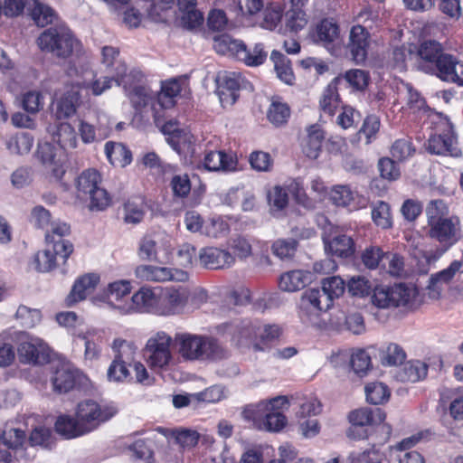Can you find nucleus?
Wrapping results in <instances>:
<instances>
[{
  "label": "nucleus",
  "mask_w": 463,
  "mask_h": 463,
  "mask_svg": "<svg viewBox=\"0 0 463 463\" xmlns=\"http://www.w3.org/2000/svg\"><path fill=\"white\" fill-rule=\"evenodd\" d=\"M447 203L441 199L430 200L425 207L427 235L439 243L440 248L424 253L428 263L437 261L449 248L461 239V222L457 215H449Z\"/></svg>",
  "instance_id": "1"
},
{
  "label": "nucleus",
  "mask_w": 463,
  "mask_h": 463,
  "mask_svg": "<svg viewBox=\"0 0 463 463\" xmlns=\"http://www.w3.org/2000/svg\"><path fill=\"white\" fill-rule=\"evenodd\" d=\"M345 281L340 277L323 279L321 288L306 290L299 300V317L304 323L313 324L322 312L328 310L335 298L345 292Z\"/></svg>",
  "instance_id": "2"
},
{
  "label": "nucleus",
  "mask_w": 463,
  "mask_h": 463,
  "mask_svg": "<svg viewBox=\"0 0 463 463\" xmlns=\"http://www.w3.org/2000/svg\"><path fill=\"white\" fill-rule=\"evenodd\" d=\"M117 412L116 407H94L90 411L84 407H78L75 417L60 415L55 421L54 429L65 439H75L94 430Z\"/></svg>",
  "instance_id": "3"
},
{
  "label": "nucleus",
  "mask_w": 463,
  "mask_h": 463,
  "mask_svg": "<svg viewBox=\"0 0 463 463\" xmlns=\"http://www.w3.org/2000/svg\"><path fill=\"white\" fill-rule=\"evenodd\" d=\"M178 354L186 361H215L226 356V350L211 336L189 333L176 334L174 338Z\"/></svg>",
  "instance_id": "4"
},
{
  "label": "nucleus",
  "mask_w": 463,
  "mask_h": 463,
  "mask_svg": "<svg viewBox=\"0 0 463 463\" xmlns=\"http://www.w3.org/2000/svg\"><path fill=\"white\" fill-rule=\"evenodd\" d=\"M40 50L58 59H67L71 55L80 56L83 52L81 42L65 24L45 29L37 38Z\"/></svg>",
  "instance_id": "5"
},
{
  "label": "nucleus",
  "mask_w": 463,
  "mask_h": 463,
  "mask_svg": "<svg viewBox=\"0 0 463 463\" xmlns=\"http://www.w3.org/2000/svg\"><path fill=\"white\" fill-rule=\"evenodd\" d=\"M258 328L259 320L257 319L236 318L219 325L216 330L218 335L229 338L237 346L260 351L262 347L258 342Z\"/></svg>",
  "instance_id": "6"
},
{
  "label": "nucleus",
  "mask_w": 463,
  "mask_h": 463,
  "mask_svg": "<svg viewBox=\"0 0 463 463\" xmlns=\"http://www.w3.org/2000/svg\"><path fill=\"white\" fill-rule=\"evenodd\" d=\"M417 296L412 284L396 283L392 286H376L371 297L372 303L378 308H395L410 305Z\"/></svg>",
  "instance_id": "7"
},
{
  "label": "nucleus",
  "mask_w": 463,
  "mask_h": 463,
  "mask_svg": "<svg viewBox=\"0 0 463 463\" xmlns=\"http://www.w3.org/2000/svg\"><path fill=\"white\" fill-rule=\"evenodd\" d=\"M122 71H118V85L124 89L132 107L137 112H141L148 104H152L153 96L150 90L143 84L144 74L141 71L132 69L127 72V68L120 65Z\"/></svg>",
  "instance_id": "8"
},
{
  "label": "nucleus",
  "mask_w": 463,
  "mask_h": 463,
  "mask_svg": "<svg viewBox=\"0 0 463 463\" xmlns=\"http://www.w3.org/2000/svg\"><path fill=\"white\" fill-rule=\"evenodd\" d=\"M100 181V175L94 169L83 171L77 179L78 197L81 200L89 199L91 211H102L110 204L109 194L99 185Z\"/></svg>",
  "instance_id": "9"
},
{
  "label": "nucleus",
  "mask_w": 463,
  "mask_h": 463,
  "mask_svg": "<svg viewBox=\"0 0 463 463\" xmlns=\"http://www.w3.org/2000/svg\"><path fill=\"white\" fill-rule=\"evenodd\" d=\"M173 341L174 339L164 331H158L147 339L143 354L151 369L161 370L170 364L173 360Z\"/></svg>",
  "instance_id": "10"
},
{
  "label": "nucleus",
  "mask_w": 463,
  "mask_h": 463,
  "mask_svg": "<svg viewBox=\"0 0 463 463\" xmlns=\"http://www.w3.org/2000/svg\"><path fill=\"white\" fill-rule=\"evenodd\" d=\"M386 414L380 407H359L348 414L351 426L346 430V436L351 439H367L368 432L364 427L382 423Z\"/></svg>",
  "instance_id": "11"
},
{
  "label": "nucleus",
  "mask_w": 463,
  "mask_h": 463,
  "mask_svg": "<svg viewBox=\"0 0 463 463\" xmlns=\"http://www.w3.org/2000/svg\"><path fill=\"white\" fill-rule=\"evenodd\" d=\"M427 150L434 155L458 157L462 155L458 146L454 128L449 123L443 124L439 133L429 137Z\"/></svg>",
  "instance_id": "12"
},
{
  "label": "nucleus",
  "mask_w": 463,
  "mask_h": 463,
  "mask_svg": "<svg viewBox=\"0 0 463 463\" xmlns=\"http://www.w3.org/2000/svg\"><path fill=\"white\" fill-rule=\"evenodd\" d=\"M17 354L24 364L43 365L50 361L51 349L43 339L30 336L19 344Z\"/></svg>",
  "instance_id": "13"
},
{
  "label": "nucleus",
  "mask_w": 463,
  "mask_h": 463,
  "mask_svg": "<svg viewBox=\"0 0 463 463\" xmlns=\"http://www.w3.org/2000/svg\"><path fill=\"white\" fill-rule=\"evenodd\" d=\"M135 276L140 280L150 282H184L189 278L188 273L182 269L150 264L138 265L135 269Z\"/></svg>",
  "instance_id": "14"
},
{
  "label": "nucleus",
  "mask_w": 463,
  "mask_h": 463,
  "mask_svg": "<svg viewBox=\"0 0 463 463\" xmlns=\"http://www.w3.org/2000/svg\"><path fill=\"white\" fill-rule=\"evenodd\" d=\"M448 52L440 43L435 40H425L421 42L416 50L418 60V68L429 74H433L443 57L448 56Z\"/></svg>",
  "instance_id": "15"
},
{
  "label": "nucleus",
  "mask_w": 463,
  "mask_h": 463,
  "mask_svg": "<svg viewBox=\"0 0 463 463\" xmlns=\"http://www.w3.org/2000/svg\"><path fill=\"white\" fill-rule=\"evenodd\" d=\"M243 419L251 423L258 430H265L271 432L280 431L288 422L287 417L275 410L265 414L254 410L253 407H245L241 411Z\"/></svg>",
  "instance_id": "16"
},
{
  "label": "nucleus",
  "mask_w": 463,
  "mask_h": 463,
  "mask_svg": "<svg viewBox=\"0 0 463 463\" xmlns=\"http://www.w3.org/2000/svg\"><path fill=\"white\" fill-rule=\"evenodd\" d=\"M70 226L61 221L52 222L50 230L45 234V241L48 246L52 245V249L57 255H61L63 261L70 257L73 251V245L69 241L62 239L70 233Z\"/></svg>",
  "instance_id": "17"
},
{
  "label": "nucleus",
  "mask_w": 463,
  "mask_h": 463,
  "mask_svg": "<svg viewBox=\"0 0 463 463\" xmlns=\"http://www.w3.org/2000/svg\"><path fill=\"white\" fill-rule=\"evenodd\" d=\"M79 371L69 363L59 362L52 366L50 378L52 391L58 394H64L71 391L76 383Z\"/></svg>",
  "instance_id": "18"
},
{
  "label": "nucleus",
  "mask_w": 463,
  "mask_h": 463,
  "mask_svg": "<svg viewBox=\"0 0 463 463\" xmlns=\"http://www.w3.org/2000/svg\"><path fill=\"white\" fill-rule=\"evenodd\" d=\"M458 275H463V257L453 260L450 265L431 275L428 285L429 295L431 298H439L443 291L444 285H447Z\"/></svg>",
  "instance_id": "19"
},
{
  "label": "nucleus",
  "mask_w": 463,
  "mask_h": 463,
  "mask_svg": "<svg viewBox=\"0 0 463 463\" xmlns=\"http://www.w3.org/2000/svg\"><path fill=\"white\" fill-rule=\"evenodd\" d=\"M200 264L210 269H228L235 262V258L226 250L217 247H204L199 250Z\"/></svg>",
  "instance_id": "20"
},
{
  "label": "nucleus",
  "mask_w": 463,
  "mask_h": 463,
  "mask_svg": "<svg viewBox=\"0 0 463 463\" xmlns=\"http://www.w3.org/2000/svg\"><path fill=\"white\" fill-rule=\"evenodd\" d=\"M36 156L43 165L46 175L55 180H60L62 177L65 170L61 161L57 157V150L53 145L48 142L39 144Z\"/></svg>",
  "instance_id": "21"
},
{
  "label": "nucleus",
  "mask_w": 463,
  "mask_h": 463,
  "mask_svg": "<svg viewBox=\"0 0 463 463\" xmlns=\"http://www.w3.org/2000/svg\"><path fill=\"white\" fill-rule=\"evenodd\" d=\"M157 298L150 288L143 287L131 298L129 305H118L117 307L123 313L151 312L157 314Z\"/></svg>",
  "instance_id": "22"
},
{
  "label": "nucleus",
  "mask_w": 463,
  "mask_h": 463,
  "mask_svg": "<svg viewBox=\"0 0 463 463\" xmlns=\"http://www.w3.org/2000/svg\"><path fill=\"white\" fill-rule=\"evenodd\" d=\"M228 392L222 385H213L202 392L177 394L173 396V405H189L192 402L216 403L222 402Z\"/></svg>",
  "instance_id": "23"
},
{
  "label": "nucleus",
  "mask_w": 463,
  "mask_h": 463,
  "mask_svg": "<svg viewBox=\"0 0 463 463\" xmlns=\"http://www.w3.org/2000/svg\"><path fill=\"white\" fill-rule=\"evenodd\" d=\"M432 75L441 81L463 87V61L449 53L447 57H443Z\"/></svg>",
  "instance_id": "24"
},
{
  "label": "nucleus",
  "mask_w": 463,
  "mask_h": 463,
  "mask_svg": "<svg viewBox=\"0 0 463 463\" xmlns=\"http://www.w3.org/2000/svg\"><path fill=\"white\" fill-rule=\"evenodd\" d=\"M189 290L184 287L168 288L161 300L157 315L170 316L178 313L186 305Z\"/></svg>",
  "instance_id": "25"
},
{
  "label": "nucleus",
  "mask_w": 463,
  "mask_h": 463,
  "mask_svg": "<svg viewBox=\"0 0 463 463\" xmlns=\"http://www.w3.org/2000/svg\"><path fill=\"white\" fill-rule=\"evenodd\" d=\"M369 46V33L362 25H354L351 28L347 49L351 54L352 60L356 63H361L367 57V49Z\"/></svg>",
  "instance_id": "26"
},
{
  "label": "nucleus",
  "mask_w": 463,
  "mask_h": 463,
  "mask_svg": "<svg viewBox=\"0 0 463 463\" xmlns=\"http://www.w3.org/2000/svg\"><path fill=\"white\" fill-rule=\"evenodd\" d=\"M99 282V276L96 273H88L80 277L74 283L67 298L69 304L81 301L92 293Z\"/></svg>",
  "instance_id": "27"
},
{
  "label": "nucleus",
  "mask_w": 463,
  "mask_h": 463,
  "mask_svg": "<svg viewBox=\"0 0 463 463\" xmlns=\"http://www.w3.org/2000/svg\"><path fill=\"white\" fill-rule=\"evenodd\" d=\"M339 39V26L329 19L322 20L316 28L314 41L328 50L334 48Z\"/></svg>",
  "instance_id": "28"
},
{
  "label": "nucleus",
  "mask_w": 463,
  "mask_h": 463,
  "mask_svg": "<svg viewBox=\"0 0 463 463\" xmlns=\"http://www.w3.org/2000/svg\"><path fill=\"white\" fill-rule=\"evenodd\" d=\"M237 159L234 156L223 151H210L205 154L203 165L209 171H234L237 168Z\"/></svg>",
  "instance_id": "29"
},
{
  "label": "nucleus",
  "mask_w": 463,
  "mask_h": 463,
  "mask_svg": "<svg viewBox=\"0 0 463 463\" xmlns=\"http://www.w3.org/2000/svg\"><path fill=\"white\" fill-rule=\"evenodd\" d=\"M245 43L230 34H221L213 38L214 50L222 55H226L240 61Z\"/></svg>",
  "instance_id": "30"
},
{
  "label": "nucleus",
  "mask_w": 463,
  "mask_h": 463,
  "mask_svg": "<svg viewBox=\"0 0 463 463\" xmlns=\"http://www.w3.org/2000/svg\"><path fill=\"white\" fill-rule=\"evenodd\" d=\"M427 374V364L420 360H411L399 369L395 376L400 382L415 383L425 379Z\"/></svg>",
  "instance_id": "31"
},
{
  "label": "nucleus",
  "mask_w": 463,
  "mask_h": 463,
  "mask_svg": "<svg viewBox=\"0 0 463 463\" xmlns=\"http://www.w3.org/2000/svg\"><path fill=\"white\" fill-rule=\"evenodd\" d=\"M312 281V274L309 271L291 270L280 276L279 288L288 292H294L304 288Z\"/></svg>",
  "instance_id": "32"
},
{
  "label": "nucleus",
  "mask_w": 463,
  "mask_h": 463,
  "mask_svg": "<svg viewBox=\"0 0 463 463\" xmlns=\"http://www.w3.org/2000/svg\"><path fill=\"white\" fill-rule=\"evenodd\" d=\"M52 139L64 150L77 146L78 136L74 127L69 122L58 123L52 132Z\"/></svg>",
  "instance_id": "33"
},
{
  "label": "nucleus",
  "mask_w": 463,
  "mask_h": 463,
  "mask_svg": "<svg viewBox=\"0 0 463 463\" xmlns=\"http://www.w3.org/2000/svg\"><path fill=\"white\" fill-rule=\"evenodd\" d=\"M343 83V80L339 77L333 79L325 89L320 99V108L328 115L332 116L335 110L340 105V98L338 94V86Z\"/></svg>",
  "instance_id": "34"
},
{
  "label": "nucleus",
  "mask_w": 463,
  "mask_h": 463,
  "mask_svg": "<svg viewBox=\"0 0 463 463\" xmlns=\"http://www.w3.org/2000/svg\"><path fill=\"white\" fill-rule=\"evenodd\" d=\"M26 12L38 26H45L52 24L56 14L55 12L38 0H27Z\"/></svg>",
  "instance_id": "35"
},
{
  "label": "nucleus",
  "mask_w": 463,
  "mask_h": 463,
  "mask_svg": "<svg viewBox=\"0 0 463 463\" xmlns=\"http://www.w3.org/2000/svg\"><path fill=\"white\" fill-rule=\"evenodd\" d=\"M105 154L109 163L115 166L124 167L132 161L130 150L121 143L107 142Z\"/></svg>",
  "instance_id": "36"
},
{
  "label": "nucleus",
  "mask_w": 463,
  "mask_h": 463,
  "mask_svg": "<svg viewBox=\"0 0 463 463\" xmlns=\"http://www.w3.org/2000/svg\"><path fill=\"white\" fill-rule=\"evenodd\" d=\"M111 349L114 352V359L131 366L135 361L137 346L132 341L122 338L113 340Z\"/></svg>",
  "instance_id": "37"
},
{
  "label": "nucleus",
  "mask_w": 463,
  "mask_h": 463,
  "mask_svg": "<svg viewBox=\"0 0 463 463\" xmlns=\"http://www.w3.org/2000/svg\"><path fill=\"white\" fill-rule=\"evenodd\" d=\"M325 250L332 255L346 258L354 253V241L350 236L338 235L329 241H325Z\"/></svg>",
  "instance_id": "38"
},
{
  "label": "nucleus",
  "mask_w": 463,
  "mask_h": 463,
  "mask_svg": "<svg viewBox=\"0 0 463 463\" xmlns=\"http://www.w3.org/2000/svg\"><path fill=\"white\" fill-rule=\"evenodd\" d=\"M325 134L318 125H312L307 128V137L303 146V151L307 156L317 158L322 147Z\"/></svg>",
  "instance_id": "39"
},
{
  "label": "nucleus",
  "mask_w": 463,
  "mask_h": 463,
  "mask_svg": "<svg viewBox=\"0 0 463 463\" xmlns=\"http://www.w3.org/2000/svg\"><path fill=\"white\" fill-rule=\"evenodd\" d=\"M364 393L367 402L371 405H382L389 402L391 391L386 384L381 382H373L364 386Z\"/></svg>",
  "instance_id": "40"
},
{
  "label": "nucleus",
  "mask_w": 463,
  "mask_h": 463,
  "mask_svg": "<svg viewBox=\"0 0 463 463\" xmlns=\"http://www.w3.org/2000/svg\"><path fill=\"white\" fill-rule=\"evenodd\" d=\"M267 57L268 52L265 51L263 43H255L250 48H248L245 44L240 57V61H242L247 66L257 67L263 64Z\"/></svg>",
  "instance_id": "41"
},
{
  "label": "nucleus",
  "mask_w": 463,
  "mask_h": 463,
  "mask_svg": "<svg viewBox=\"0 0 463 463\" xmlns=\"http://www.w3.org/2000/svg\"><path fill=\"white\" fill-rule=\"evenodd\" d=\"M270 59L274 62V68L277 76L285 83L292 84L294 74L291 68L290 61L281 52L273 51Z\"/></svg>",
  "instance_id": "42"
},
{
  "label": "nucleus",
  "mask_w": 463,
  "mask_h": 463,
  "mask_svg": "<svg viewBox=\"0 0 463 463\" xmlns=\"http://www.w3.org/2000/svg\"><path fill=\"white\" fill-rule=\"evenodd\" d=\"M282 9L279 5H268L263 10L258 21V24L266 30H274L282 18Z\"/></svg>",
  "instance_id": "43"
},
{
  "label": "nucleus",
  "mask_w": 463,
  "mask_h": 463,
  "mask_svg": "<svg viewBox=\"0 0 463 463\" xmlns=\"http://www.w3.org/2000/svg\"><path fill=\"white\" fill-rule=\"evenodd\" d=\"M267 197L271 213L274 216H279L288 203L286 190L279 185H276L268 192Z\"/></svg>",
  "instance_id": "44"
},
{
  "label": "nucleus",
  "mask_w": 463,
  "mask_h": 463,
  "mask_svg": "<svg viewBox=\"0 0 463 463\" xmlns=\"http://www.w3.org/2000/svg\"><path fill=\"white\" fill-rule=\"evenodd\" d=\"M169 109L170 108H166L165 105L159 104L158 99L152 103V111L156 125L162 128L164 134L175 135L178 131L176 123L171 120L165 121V110Z\"/></svg>",
  "instance_id": "45"
},
{
  "label": "nucleus",
  "mask_w": 463,
  "mask_h": 463,
  "mask_svg": "<svg viewBox=\"0 0 463 463\" xmlns=\"http://www.w3.org/2000/svg\"><path fill=\"white\" fill-rule=\"evenodd\" d=\"M349 463H387L385 457L373 446L364 450H355L347 457Z\"/></svg>",
  "instance_id": "46"
},
{
  "label": "nucleus",
  "mask_w": 463,
  "mask_h": 463,
  "mask_svg": "<svg viewBox=\"0 0 463 463\" xmlns=\"http://www.w3.org/2000/svg\"><path fill=\"white\" fill-rule=\"evenodd\" d=\"M79 96L74 91L66 92L56 104L55 115L58 118H66L76 112Z\"/></svg>",
  "instance_id": "47"
},
{
  "label": "nucleus",
  "mask_w": 463,
  "mask_h": 463,
  "mask_svg": "<svg viewBox=\"0 0 463 463\" xmlns=\"http://www.w3.org/2000/svg\"><path fill=\"white\" fill-rule=\"evenodd\" d=\"M33 144V137L22 132L11 137L6 142V147L12 154L24 155L30 152Z\"/></svg>",
  "instance_id": "48"
},
{
  "label": "nucleus",
  "mask_w": 463,
  "mask_h": 463,
  "mask_svg": "<svg viewBox=\"0 0 463 463\" xmlns=\"http://www.w3.org/2000/svg\"><path fill=\"white\" fill-rule=\"evenodd\" d=\"M61 257L57 255L52 245L48 246L43 250H39L33 258V264L35 269L40 272H48L56 267V258Z\"/></svg>",
  "instance_id": "49"
},
{
  "label": "nucleus",
  "mask_w": 463,
  "mask_h": 463,
  "mask_svg": "<svg viewBox=\"0 0 463 463\" xmlns=\"http://www.w3.org/2000/svg\"><path fill=\"white\" fill-rule=\"evenodd\" d=\"M96 335L94 329H89L85 332H80L76 335L75 340H80L84 343V358L85 360L94 361L99 357L100 347L93 341Z\"/></svg>",
  "instance_id": "50"
},
{
  "label": "nucleus",
  "mask_w": 463,
  "mask_h": 463,
  "mask_svg": "<svg viewBox=\"0 0 463 463\" xmlns=\"http://www.w3.org/2000/svg\"><path fill=\"white\" fill-rule=\"evenodd\" d=\"M372 219L382 229H389L392 226L391 207L389 203L379 201L372 208Z\"/></svg>",
  "instance_id": "51"
},
{
  "label": "nucleus",
  "mask_w": 463,
  "mask_h": 463,
  "mask_svg": "<svg viewBox=\"0 0 463 463\" xmlns=\"http://www.w3.org/2000/svg\"><path fill=\"white\" fill-rule=\"evenodd\" d=\"M180 91L181 85L177 80L174 79L164 82L161 92L157 96L159 104L165 105L166 108H173L175 106L174 99L179 95Z\"/></svg>",
  "instance_id": "52"
},
{
  "label": "nucleus",
  "mask_w": 463,
  "mask_h": 463,
  "mask_svg": "<svg viewBox=\"0 0 463 463\" xmlns=\"http://www.w3.org/2000/svg\"><path fill=\"white\" fill-rule=\"evenodd\" d=\"M406 359V353L402 346L397 344H389L382 352L381 361L384 366H395L401 364Z\"/></svg>",
  "instance_id": "53"
},
{
  "label": "nucleus",
  "mask_w": 463,
  "mask_h": 463,
  "mask_svg": "<svg viewBox=\"0 0 463 463\" xmlns=\"http://www.w3.org/2000/svg\"><path fill=\"white\" fill-rule=\"evenodd\" d=\"M290 116V109L286 103L273 101L268 110V119L276 127L287 123Z\"/></svg>",
  "instance_id": "54"
},
{
  "label": "nucleus",
  "mask_w": 463,
  "mask_h": 463,
  "mask_svg": "<svg viewBox=\"0 0 463 463\" xmlns=\"http://www.w3.org/2000/svg\"><path fill=\"white\" fill-rule=\"evenodd\" d=\"M350 363L354 372L361 377L372 368L371 356L364 349L354 351L351 355Z\"/></svg>",
  "instance_id": "55"
},
{
  "label": "nucleus",
  "mask_w": 463,
  "mask_h": 463,
  "mask_svg": "<svg viewBox=\"0 0 463 463\" xmlns=\"http://www.w3.org/2000/svg\"><path fill=\"white\" fill-rule=\"evenodd\" d=\"M15 318L23 326L31 328L41 321V312L39 309L21 305L17 308Z\"/></svg>",
  "instance_id": "56"
},
{
  "label": "nucleus",
  "mask_w": 463,
  "mask_h": 463,
  "mask_svg": "<svg viewBox=\"0 0 463 463\" xmlns=\"http://www.w3.org/2000/svg\"><path fill=\"white\" fill-rule=\"evenodd\" d=\"M118 50L112 46H104L101 51L102 63L107 68H113V73L118 78V71H122L120 65L126 64L118 59Z\"/></svg>",
  "instance_id": "57"
},
{
  "label": "nucleus",
  "mask_w": 463,
  "mask_h": 463,
  "mask_svg": "<svg viewBox=\"0 0 463 463\" xmlns=\"http://www.w3.org/2000/svg\"><path fill=\"white\" fill-rule=\"evenodd\" d=\"M199 437L200 435L196 430L188 429L176 430L174 442L183 449H192L197 445Z\"/></svg>",
  "instance_id": "58"
},
{
  "label": "nucleus",
  "mask_w": 463,
  "mask_h": 463,
  "mask_svg": "<svg viewBox=\"0 0 463 463\" xmlns=\"http://www.w3.org/2000/svg\"><path fill=\"white\" fill-rule=\"evenodd\" d=\"M118 80H120V77L117 78L113 73V76L111 77H100L90 82H83V84L85 88L90 90L93 95L99 96L107 90H109L112 87L113 82H117L118 85Z\"/></svg>",
  "instance_id": "59"
},
{
  "label": "nucleus",
  "mask_w": 463,
  "mask_h": 463,
  "mask_svg": "<svg viewBox=\"0 0 463 463\" xmlns=\"http://www.w3.org/2000/svg\"><path fill=\"white\" fill-rule=\"evenodd\" d=\"M354 198V193L348 185H335L330 193V199L338 206H348Z\"/></svg>",
  "instance_id": "60"
},
{
  "label": "nucleus",
  "mask_w": 463,
  "mask_h": 463,
  "mask_svg": "<svg viewBox=\"0 0 463 463\" xmlns=\"http://www.w3.org/2000/svg\"><path fill=\"white\" fill-rule=\"evenodd\" d=\"M344 81H346L354 90H362L367 85L369 81L368 73L360 69L350 70L345 72L344 78H341Z\"/></svg>",
  "instance_id": "61"
},
{
  "label": "nucleus",
  "mask_w": 463,
  "mask_h": 463,
  "mask_svg": "<svg viewBox=\"0 0 463 463\" xmlns=\"http://www.w3.org/2000/svg\"><path fill=\"white\" fill-rule=\"evenodd\" d=\"M131 291L130 282L128 280H118L109 283L108 286L107 298L109 302L119 301L124 297L129 295Z\"/></svg>",
  "instance_id": "62"
},
{
  "label": "nucleus",
  "mask_w": 463,
  "mask_h": 463,
  "mask_svg": "<svg viewBox=\"0 0 463 463\" xmlns=\"http://www.w3.org/2000/svg\"><path fill=\"white\" fill-rule=\"evenodd\" d=\"M229 232V225L220 218H213L205 223L203 233L211 238H221Z\"/></svg>",
  "instance_id": "63"
},
{
  "label": "nucleus",
  "mask_w": 463,
  "mask_h": 463,
  "mask_svg": "<svg viewBox=\"0 0 463 463\" xmlns=\"http://www.w3.org/2000/svg\"><path fill=\"white\" fill-rule=\"evenodd\" d=\"M128 366V364L113 360L107 372L109 381L118 383L128 380L130 377Z\"/></svg>",
  "instance_id": "64"
}]
</instances>
